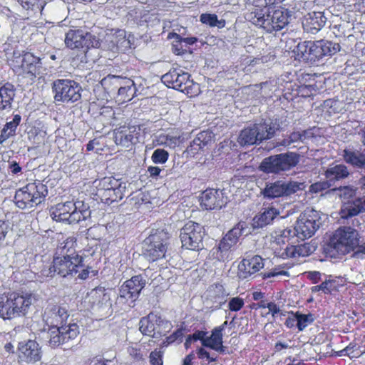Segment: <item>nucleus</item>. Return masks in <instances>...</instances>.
Returning <instances> with one entry per match:
<instances>
[{
    "instance_id": "obj_58",
    "label": "nucleus",
    "mask_w": 365,
    "mask_h": 365,
    "mask_svg": "<svg viewBox=\"0 0 365 365\" xmlns=\"http://www.w3.org/2000/svg\"><path fill=\"white\" fill-rule=\"evenodd\" d=\"M197 356L199 359H206L209 363L215 362L217 360V356H215V357L211 356L210 353L202 347L197 349Z\"/></svg>"
},
{
    "instance_id": "obj_29",
    "label": "nucleus",
    "mask_w": 365,
    "mask_h": 365,
    "mask_svg": "<svg viewBox=\"0 0 365 365\" xmlns=\"http://www.w3.org/2000/svg\"><path fill=\"white\" fill-rule=\"evenodd\" d=\"M15 94L16 90L13 84H0V111L11 108Z\"/></svg>"
},
{
    "instance_id": "obj_13",
    "label": "nucleus",
    "mask_w": 365,
    "mask_h": 365,
    "mask_svg": "<svg viewBox=\"0 0 365 365\" xmlns=\"http://www.w3.org/2000/svg\"><path fill=\"white\" fill-rule=\"evenodd\" d=\"M205 235V229L200 224L188 221L180 230V238L182 247L190 250H201L203 247Z\"/></svg>"
},
{
    "instance_id": "obj_20",
    "label": "nucleus",
    "mask_w": 365,
    "mask_h": 365,
    "mask_svg": "<svg viewBox=\"0 0 365 365\" xmlns=\"http://www.w3.org/2000/svg\"><path fill=\"white\" fill-rule=\"evenodd\" d=\"M227 203L222 190L207 188L200 196V205L206 210L220 209Z\"/></svg>"
},
{
    "instance_id": "obj_64",
    "label": "nucleus",
    "mask_w": 365,
    "mask_h": 365,
    "mask_svg": "<svg viewBox=\"0 0 365 365\" xmlns=\"http://www.w3.org/2000/svg\"><path fill=\"white\" fill-rule=\"evenodd\" d=\"M109 360L104 359L101 356H96L90 360L89 365H107Z\"/></svg>"
},
{
    "instance_id": "obj_43",
    "label": "nucleus",
    "mask_w": 365,
    "mask_h": 365,
    "mask_svg": "<svg viewBox=\"0 0 365 365\" xmlns=\"http://www.w3.org/2000/svg\"><path fill=\"white\" fill-rule=\"evenodd\" d=\"M185 331V328L181 325L171 334L165 337V339L162 342V345L163 346H168L175 342L180 344L182 341Z\"/></svg>"
},
{
    "instance_id": "obj_36",
    "label": "nucleus",
    "mask_w": 365,
    "mask_h": 365,
    "mask_svg": "<svg viewBox=\"0 0 365 365\" xmlns=\"http://www.w3.org/2000/svg\"><path fill=\"white\" fill-rule=\"evenodd\" d=\"M210 299L219 305L225 304L227 302V292L223 285L220 283H215L210 287L208 290Z\"/></svg>"
},
{
    "instance_id": "obj_31",
    "label": "nucleus",
    "mask_w": 365,
    "mask_h": 365,
    "mask_svg": "<svg viewBox=\"0 0 365 365\" xmlns=\"http://www.w3.org/2000/svg\"><path fill=\"white\" fill-rule=\"evenodd\" d=\"M125 77L120 76L108 75L101 81V84L104 91L108 94H115L123 84Z\"/></svg>"
},
{
    "instance_id": "obj_4",
    "label": "nucleus",
    "mask_w": 365,
    "mask_h": 365,
    "mask_svg": "<svg viewBox=\"0 0 365 365\" xmlns=\"http://www.w3.org/2000/svg\"><path fill=\"white\" fill-rule=\"evenodd\" d=\"M358 232L351 227H339L327 242L325 252L335 255H346L359 245Z\"/></svg>"
},
{
    "instance_id": "obj_1",
    "label": "nucleus",
    "mask_w": 365,
    "mask_h": 365,
    "mask_svg": "<svg viewBox=\"0 0 365 365\" xmlns=\"http://www.w3.org/2000/svg\"><path fill=\"white\" fill-rule=\"evenodd\" d=\"M96 252V249L91 245H86L76 253L68 255H56L52 262L54 272L61 277L73 276L77 273L78 278L86 279L89 276V267L86 266L88 259Z\"/></svg>"
},
{
    "instance_id": "obj_48",
    "label": "nucleus",
    "mask_w": 365,
    "mask_h": 365,
    "mask_svg": "<svg viewBox=\"0 0 365 365\" xmlns=\"http://www.w3.org/2000/svg\"><path fill=\"white\" fill-rule=\"evenodd\" d=\"M168 158V152L162 148L155 150L151 156L152 161L155 164H164L167 162Z\"/></svg>"
},
{
    "instance_id": "obj_38",
    "label": "nucleus",
    "mask_w": 365,
    "mask_h": 365,
    "mask_svg": "<svg viewBox=\"0 0 365 365\" xmlns=\"http://www.w3.org/2000/svg\"><path fill=\"white\" fill-rule=\"evenodd\" d=\"M257 130L255 128L254 124L247 126L240 131L238 137V143L241 145H251L258 142Z\"/></svg>"
},
{
    "instance_id": "obj_32",
    "label": "nucleus",
    "mask_w": 365,
    "mask_h": 365,
    "mask_svg": "<svg viewBox=\"0 0 365 365\" xmlns=\"http://www.w3.org/2000/svg\"><path fill=\"white\" fill-rule=\"evenodd\" d=\"M135 128L129 125H122L114 130V139L117 145L128 146L133 139Z\"/></svg>"
},
{
    "instance_id": "obj_28",
    "label": "nucleus",
    "mask_w": 365,
    "mask_h": 365,
    "mask_svg": "<svg viewBox=\"0 0 365 365\" xmlns=\"http://www.w3.org/2000/svg\"><path fill=\"white\" fill-rule=\"evenodd\" d=\"M322 41H304L299 43L297 46V53H301L302 58L310 60L322 58V53L319 44Z\"/></svg>"
},
{
    "instance_id": "obj_27",
    "label": "nucleus",
    "mask_w": 365,
    "mask_h": 365,
    "mask_svg": "<svg viewBox=\"0 0 365 365\" xmlns=\"http://www.w3.org/2000/svg\"><path fill=\"white\" fill-rule=\"evenodd\" d=\"M110 299L106 289L103 287H97L89 292L86 298L85 303L88 304V309H99Z\"/></svg>"
},
{
    "instance_id": "obj_24",
    "label": "nucleus",
    "mask_w": 365,
    "mask_h": 365,
    "mask_svg": "<svg viewBox=\"0 0 365 365\" xmlns=\"http://www.w3.org/2000/svg\"><path fill=\"white\" fill-rule=\"evenodd\" d=\"M271 21H262V24L266 27V31L272 33L273 31H280L284 29L289 23V15L287 10L283 8L277 9L276 6L272 11Z\"/></svg>"
},
{
    "instance_id": "obj_61",
    "label": "nucleus",
    "mask_w": 365,
    "mask_h": 365,
    "mask_svg": "<svg viewBox=\"0 0 365 365\" xmlns=\"http://www.w3.org/2000/svg\"><path fill=\"white\" fill-rule=\"evenodd\" d=\"M9 230L8 223L4 220H0V244L5 240Z\"/></svg>"
},
{
    "instance_id": "obj_7",
    "label": "nucleus",
    "mask_w": 365,
    "mask_h": 365,
    "mask_svg": "<svg viewBox=\"0 0 365 365\" xmlns=\"http://www.w3.org/2000/svg\"><path fill=\"white\" fill-rule=\"evenodd\" d=\"M95 195L103 203L110 204L123 199L125 186L113 177H105L96 182Z\"/></svg>"
},
{
    "instance_id": "obj_39",
    "label": "nucleus",
    "mask_w": 365,
    "mask_h": 365,
    "mask_svg": "<svg viewBox=\"0 0 365 365\" xmlns=\"http://www.w3.org/2000/svg\"><path fill=\"white\" fill-rule=\"evenodd\" d=\"M269 6L264 8H254L248 14V20L254 25L261 27L266 31V27L262 24V21H266L269 17Z\"/></svg>"
},
{
    "instance_id": "obj_63",
    "label": "nucleus",
    "mask_w": 365,
    "mask_h": 365,
    "mask_svg": "<svg viewBox=\"0 0 365 365\" xmlns=\"http://www.w3.org/2000/svg\"><path fill=\"white\" fill-rule=\"evenodd\" d=\"M319 77L316 73H304L302 75V81L303 84L315 83L317 85L316 78Z\"/></svg>"
},
{
    "instance_id": "obj_14",
    "label": "nucleus",
    "mask_w": 365,
    "mask_h": 365,
    "mask_svg": "<svg viewBox=\"0 0 365 365\" xmlns=\"http://www.w3.org/2000/svg\"><path fill=\"white\" fill-rule=\"evenodd\" d=\"M168 245L165 234H151L144 241L143 255L149 262H156L165 257Z\"/></svg>"
},
{
    "instance_id": "obj_10",
    "label": "nucleus",
    "mask_w": 365,
    "mask_h": 365,
    "mask_svg": "<svg viewBox=\"0 0 365 365\" xmlns=\"http://www.w3.org/2000/svg\"><path fill=\"white\" fill-rule=\"evenodd\" d=\"M87 210H78L76 203L73 201L58 203L50 208V215L56 222L76 224L85 220Z\"/></svg>"
},
{
    "instance_id": "obj_60",
    "label": "nucleus",
    "mask_w": 365,
    "mask_h": 365,
    "mask_svg": "<svg viewBox=\"0 0 365 365\" xmlns=\"http://www.w3.org/2000/svg\"><path fill=\"white\" fill-rule=\"evenodd\" d=\"M16 135V133L12 130L10 131V130L6 129V128L4 126L0 133V145L4 144L7 140L14 137Z\"/></svg>"
},
{
    "instance_id": "obj_2",
    "label": "nucleus",
    "mask_w": 365,
    "mask_h": 365,
    "mask_svg": "<svg viewBox=\"0 0 365 365\" xmlns=\"http://www.w3.org/2000/svg\"><path fill=\"white\" fill-rule=\"evenodd\" d=\"M31 303L30 294L10 292L0 294V317L5 320L24 316Z\"/></svg>"
},
{
    "instance_id": "obj_11",
    "label": "nucleus",
    "mask_w": 365,
    "mask_h": 365,
    "mask_svg": "<svg viewBox=\"0 0 365 365\" xmlns=\"http://www.w3.org/2000/svg\"><path fill=\"white\" fill-rule=\"evenodd\" d=\"M139 329L143 335L158 337L165 336L173 328L171 322L158 313L150 312L140 319Z\"/></svg>"
},
{
    "instance_id": "obj_9",
    "label": "nucleus",
    "mask_w": 365,
    "mask_h": 365,
    "mask_svg": "<svg viewBox=\"0 0 365 365\" xmlns=\"http://www.w3.org/2000/svg\"><path fill=\"white\" fill-rule=\"evenodd\" d=\"M54 100L63 103H75L81 98L82 88L74 80L57 79L52 83Z\"/></svg>"
},
{
    "instance_id": "obj_44",
    "label": "nucleus",
    "mask_w": 365,
    "mask_h": 365,
    "mask_svg": "<svg viewBox=\"0 0 365 365\" xmlns=\"http://www.w3.org/2000/svg\"><path fill=\"white\" fill-rule=\"evenodd\" d=\"M311 289L312 292L322 291L325 294H331L332 292L336 290V281L326 280L319 285L312 287Z\"/></svg>"
},
{
    "instance_id": "obj_18",
    "label": "nucleus",
    "mask_w": 365,
    "mask_h": 365,
    "mask_svg": "<svg viewBox=\"0 0 365 365\" xmlns=\"http://www.w3.org/2000/svg\"><path fill=\"white\" fill-rule=\"evenodd\" d=\"M65 43L71 49L85 50L98 47L100 44L95 36L81 29H70L66 34Z\"/></svg>"
},
{
    "instance_id": "obj_25",
    "label": "nucleus",
    "mask_w": 365,
    "mask_h": 365,
    "mask_svg": "<svg viewBox=\"0 0 365 365\" xmlns=\"http://www.w3.org/2000/svg\"><path fill=\"white\" fill-rule=\"evenodd\" d=\"M327 18L324 13L320 11H312L306 14L302 19V26L304 31L311 34H317L325 25Z\"/></svg>"
},
{
    "instance_id": "obj_33",
    "label": "nucleus",
    "mask_w": 365,
    "mask_h": 365,
    "mask_svg": "<svg viewBox=\"0 0 365 365\" xmlns=\"http://www.w3.org/2000/svg\"><path fill=\"white\" fill-rule=\"evenodd\" d=\"M122 86L120 87L117 92V101L121 103L130 101L135 96L136 88L134 81L128 78H126Z\"/></svg>"
},
{
    "instance_id": "obj_57",
    "label": "nucleus",
    "mask_w": 365,
    "mask_h": 365,
    "mask_svg": "<svg viewBox=\"0 0 365 365\" xmlns=\"http://www.w3.org/2000/svg\"><path fill=\"white\" fill-rule=\"evenodd\" d=\"M8 170L12 175H19L22 173V168L19 163L14 160H9L8 161Z\"/></svg>"
},
{
    "instance_id": "obj_34",
    "label": "nucleus",
    "mask_w": 365,
    "mask_h": 365,
    "mask_svg": "<svg viewBox=\"0 0 365 365\" xmlns=\"http://www.w3.org/2000/svg\"><path fill=\"white\" fill-rule=\"evenodd\" d=\"M344 160L348 164L359 168H365V150L361 152L358 150H344Z\"/></svg>"
},
{
    "instance_id": "obj_21",
    "label": "nucleus",
    "mask_w": 365,
    "mask_h": 365,
    "mask_svg": "<svg viewBox=\"0 0 365 365\" xmlns=\"http://www.w3.org/2000/svg\"><path fill=\"white\" fill-rule=\"evenodd\" d=\"M41 68V58L35 56L30 52H26L22 55L20 73L26 78H29L31 81H34L37 75L40 73Z\"/></svg>"
},
{
    "instance_id": "obj_41",
    "label": "nucleus",
    "mask_w": 365,
    "mask_h": 365,
    "mask_svg": "<svg viewBox=\"0 0 365 365\" xmlns=\"http://www.w3.org/2000/svg\"><path fill=\"white\" fill-rule=\"evenodd\" d=\"M255 128L257 130L258 141L272 138L275 133L274 128L266 123H255Z\"/></svg>"
},
{
    "instance_id": "obj_30",
    "label": "nucleus",
    "mask_w": 365,
    "mask_h": 365,
    "mask_svg": "<svg viewBox=\"0 0 365 365\" xmlns=\"http://www.w3.org/2000/svg\"><path fill=\"white\" fill-rule=\"evenodd\" d=\"M364 211H365V197H358L351 202H344L341 209L342 217H351Z\"/></svg>"
},
{
    "instance_id": "obj_47",
    "label": "nucleus",
    "mask_w": 365,
    "mask_h": 365,
    "mask_svg": "<svg viewBox=\"0 0 365 365\" xmlns=\"http://www.w3.org/2000/svg\"><path fill=\"white\" fill-rule=\"evenodd\" d=\"M77 246V238L75 236L68 237L63 242L62 251L64 252L63 255H69L76 253V247Z\"/></svg>"
},
{
    "instance_id": "obj_59",
    "label": "nucleus",
    "mask_w": 365,
    "mask_h": 365,
    "mask_svg": "<svg viewBox=\"0 0 365 365\" xmlns=\"http://www.w3.org/2000/svg\"><path fill=\"white\" fill-rule=\"evenodd\" d=\"M288 272L284 270H280L279 268H274L270 272H266L262 273V278L264 279L277 277V276H287Z\"/></svg>"
},
{
    "instance_id": "obj_42",
    "label": "nucleus",
    "mask_w": 365,
    "mask_h": 365,
    "mask_svg": "<svg viewBox=\"0 0 365 365\" xmlns=\"http://www.w3.org/2000/svg\"><path fill=\"white\" fill-rule=\"evenodd\" d=\"M319 90V87L315 83L301 84L296 89V95L301 98H309L314 96Z\"/></svg>"
},
{
    "instance_id": "obj_17",
    "label": "nucleus",
    "mask_w": 365,
    "mask_h": 365,
    "mask_svg": "<svg viewBox=\"0 0 365 365\" xmlns=\"http://www.w3.org/2000/svg\"><path fill=\"white\" fill-rule=\"evenodd\" d=\"M320 217L315 210H309L302 212L294 227L296 236L302 240L312 237L319 229Z\"/></svg>"
},
{
    "instance_id": "obj_40",
    "label": "nucleus",
    "mask_w": 365,
    "mask_h": 365,
    "mask_svg": "<svg viewBox=\"0 0 365 365\" xmlns=\"http://www.w3.org/2000/svg\"><path fill=\"white\" fill-rule=\"evenodd\" d=\"M58 327L62 334L64 344L75 339L79 334L78 326L76 324H69L68 325L63 324Z\"/></svg>"
},
{
    "instance_id": "obj_16",
    "label": "nucleus",
    "mask_w": 365,
    "mask_h": 365,
    "mask_svg": "<svg viewBox=\"0 0 365 365\" xmlns=\"http://www.w3.org/2000/svg\"><path fill=\"white\" fill-rule=\"evenodd\" d=\"M17 361L21 365L34 364L40 361L43 351L40 344L33 339L19 341L16 348Z\"/></svg>"
},
{
    "instance_id": "obj_8",
    "label": "nucleus",
    "mask_w": 365,
    "mask_h": 365,
    "mask_svg": "<svg viewBox=\"0 0 365 365\" xmlns=\"http://www.w3.org/2000/svg\"><path fill=\"white\" fill-rule=\"evenodd\" d=\"M299 163L298 154L293 152L270 155L262 160L259 165L260 171L264 173H279L296 166Z\"/></svg>"
},
{
    "instance_id": "obj_5",
    "label": "nucleus",
    "mask_w": 365,
    "mask_h": 365,
    "mask_svg": "<svg viewBox=\"0 0 365 365\" xmlns=\"http://www.w3.org/2000/svg\"><path fill=\"white\" fill-rule=\"evenodd\" d=\"M47 195V186L40 180H35L17 189L14 202L20 209L32 208L43 202Z\"/></svg>"
},
{
    "instance_id": "obj_49",
    "label": "nucleus",
    "mask_w": 365,
    "mask_h": 365,
    "mask_svg": "<svg viewBox=\"0 0 365 365\" xmlns=\"http://www.w3.org/2000/svg\"><path fill=\"white\" fill-rule=\"evenodd\" d=\"M338 190L340 199L344 202L345 201L351 202V200L355 197L356 192V189L349 186L339 187Z\"/></svg>"
},
{
    "instance_id": "obj_26",
    "label": "nucleus",
    "mask_w": 365,
    "mask_h": 365,
    "mask_svg": "<svg viewBox=\"0 0 365 365\" xmlns=\"http://www.w3.org/2000/svg\"><path fill=\"white\" fill-rule=\"evenodd\" d=\"M264 259L259 255H255L251 258L243 259L240 263L238 269L241 277L247 278L258 272L264 267Z\"/></svg>"
},
{
    "instance_id": "obj_53",
    "label": "nucleus",
    "mask_w": 365,
    "mask_h": 365,
    "mask_svg": "<svg viewBox=\"0 0 365 365\" xmlns=\"http://www.w3.org/2000/svg\"><path fill=\"white\" fill-rule=\"evenodd\" d=\"M331 183L327 180L317 182L312 184L309 187V192L312 194H318L328 190L331 187Z\"/></svg>"
},
{
    "instance_id": "obj_6",
    "label": "nucleus",
    "mask_w": 365,
    "mask_h": 365,
    "mask_svg": "<svg viewBox=\"0 0 365 365\" xmlns=\"http://www.w3.org/2000/svg\"><path fill=\"white\" fill-rule=\"evenodd\" d=\"M190 74L180 68H173L161 77L162 82L168 88L178 90L190 97L200 93L198 83L190 79Z\"/></svg>"
},
{
    "instance_id": "obj_45",
    "label": "nucleus",
    "mask_w": 365,
    "mask_h": 365,
    "mask_svg": "<svg viewBox=\"0 0 365 365\" xmlns=\"http://www.w3.org/2000/svg\"><path fill=\"white\" fill-rule=\"evenodd\" d=\"M322 43L319 44L322 56H332L336 53L339 49V45L338 43H333L329 41H321Z\"/></svg>"
},
{
    "instance_id": "obj_23",
    "label": "nucleus",
    "mask_w": 365,
    "mask_h": 365,
    "mask_svg": "<svg viewBox=\"0 0 365 365\" xmlns=\"http://www.w3.org/2000/svg\"><path fill=\"white\" fill-rule=\"evenodd\" d=\"M295 185L292 182L287 183L277 180L274 182L267 183L262 193L264 197L275 198L289 195L295 192Z\"/></svg>"
},
{
    "instance_id": "obj_15",
    "label": "nucleus",
    "mask_w": 365,
    "mask_h": 365,
    "mask_svg": "<svg viewBox=\"0 0 365 365\" xmlns=\"http://www.w3.org/2000/svg\"><path fill=\"white\" fill-rule=\"evenodd\" d=\"M227 325V321L212 330L211 336H206L207 331L202 330L195 331L190 334L194 341L200 340L203 346L210 348L221 354L225 353V346H223V331Z\"/></svg>"
},
{
    "instance_id": "obj_12",
    "label": "nucleus",
    "mask_w": 365,
    "mask_h": 365,
    "mask_svg": "<svg viewBox=\"0 0 365 365\" xmlns=\"http://www.w3.org/2000/svg\"><path fill=\"white\" fill-rule=\"evenodd\" d=\"M246 227L245 222H240L222 238L217 247L213 249L212 255L220 262L227 260L230 256L232 249L236 246L240 237L242 235Z\"/></svg>"
},
{
    "instance_id": "obj_56",
    "label": "nucleus",
    "mask_w": 365,
    "mask_h": 365,
    "mask_svg": "<svg viewBox=\"0 0 365 365\" xmlns=\"http://www.w3.org/2000/svg\"><path fill=\"white\" fill-rule=\"evenodd\" d=\"M21 121V116L19 114H15L13 115L11 120L8 121L4 125L6 129H9L16 133L18 126L20 125Z\"/></svg>"
},
{
    "instance_id": "obj_19",
    "label": "nucleus",
    "mask_w": 365,
    "mask_h": 365,
    "mask_svg": "<svg viewBox=\"0 0 365 365\" xmlns=\"http://www.w3.org/2000/svg\"><path fill=\"white\" fill-rule=\"evenodd\" d=\"M145 279L141 274L135 275L126 280L119 289V297L135 302L145 287Z\"/></svg>"
},
{
    "instance_id": "obj_55",
    "label": "nucleus",
    "mask_w": 365,
    "mask_h": 365,
    "mask_svg": "<svg viewBox=\"0 0 365 365\" xmlns=\"http://www.w3.org/2000/svg\"><path fill=\"white\" fill-rule=\"evenodd\" d=\"M245 305V302L242 298L235 297L230 299L228 303V309L231 312H238Z\"/></svg>"
},
{
    "instance_id": "obj_50",
    "label": "nucleus",
    "mask_w": 365,
    "mask_h": 365,
    "mask_svg": "<svg viewBox=\"0 0 365 365\" xmlns=\"http://www.w3.org/2000/svg\"><path fill=\"white\" fill-rule=\"evenodd\" d=\"M212 138V132L210 130H203L199 133L194 139L195 140V142L199 143L202 148H204L211 143Z\"/></svg>"
},
{
    "instance_id": "obj_51",
    "label": "nucleus",
    "mask_w": 365,
    "mask_h": 365,
    "mask_svg": "<svg viewBox=\"0 0 365 365\" xmlns=\"http://www.w3.org/2000/svg\"><path fill=\"white\" fill-rule=\"evenodd\" d=\"M56 328V329L55 331H51V336L48 341L50 346L52 348H56L64 344L63 336L60 331L59 327H57Z\"/></svg>"
},
{
    "instance_id": "obj_52",
    "label": "nucleus",
    "mask_w": 365,
    "mask_h": 365,
    "mask_svg": "<svg viewBox=\"0 0 365 365\" xmlns=\"http://www.w3.org/2000/svg\"><path fill=\"white\" fill-rule=\"evenodd\" d=\"M163 354L164 351L155 349L150 352L149 356V361L151 365H163Z\"/></svg>"
},
{
    "instance_id": "obj_22",
    "label": "nucleus",
    "mask_w": 365,
    "mask_h": 365,
    "mask_svg": "<svg viewBox=\"0 0 365 365\" xmlns=\"http://www.w3.org/2000/svg\"><path fill=\"white\" fill-rule=\"evenodd\" d=\"M68 317L66 309L58 304H51L46 307L43 319L48 326L57 327L66 324Z\"/></svg>"
},
{
    "instance_id": "obj_46",
    "label": "nucleus",
    "mask_w": 365,
    "mask_h": 365,
    "mask_svg": "<svg viewBox=\"0 0 365 365\" xmlns=\"http://www.w3.org/2000/svg\"><path fill=\"white\" fill-rule=\"evenodd\" d=\"M200 21L211 27L218 26V27H223L225 24H221V21H218L217 16L215 14H202L200 16Z\"/></svg>"
},
{
    "instance_id": "obj_62",
    "label": "nucleus",
    "mask_w": 365,
    "mask_h": 365,
    "mask_svg": "<svg viewBox=\"0 0 365 365\" xmlns=\"http://www.w3.org/2000/svg\"><path fill=\"white\" fill-rule=\"evenodd\" d=\"M202 149V147L199 143L195 142V139H193L192 141L190 142V145L187 147V151L188 153L195 155Z\"/></svg>"
},
{
    "instance_id": "obj_35",
    "label": "nucleus",
    "mask_w": 365,
    "mask_h": 365,
    "mask_svg": "<svg viewBox=\"0 0 365 365\" xmlns=\"http://www.w3.org/2000/svg\"><path fill=\"white\" fill-rule=\"evenodd\" d=\"M279 215V211L273 205L264 207L262 212L255 217L258 227H262L270 224L273 220Z\"/></svg>"
},
{
    "instance_id": "obj_3",
    "label": "nucleus",
    "mask_w": 365,
    "mask_h": 365,
    "mask_svg": "<svg viewBox=\"0 0 365 365\" xmlns=\"http://www.w3.org/2000/svg\"><path fill=\"white\" fill-rule=\"evenodd\" d=\"M296 235L295 230L290 228L284 229L276 232L272 242V249L276 257L283 259L296 258L300 256H309L312 251L308 244L299 245H286L290 239Z\"/></svg>"
},
{
    "instance_id": "obj_37",
    "label": "nucleus",
    "mask_w": 365,
    "mask_h": 365,
    "mask_svg": "<svg viewBox=\"0 0 365 365\" xmlns=\"http://www.w3.org/2000/svg\"><path fill=\"white\" fill-rule=\"evenodd\" d=\"M349 173L344 165L331 166L324 173V176L329 182L337 181L346 178Z\"/></svg>"
},
{
    "instance_id": "obj_54",
    "label": "nucleus",
    "mask_w": 365,
    "mask_h": 365,
    "mask_svg": "<svg viewBox=\"0 0 365 365\" xmlns=\"http://www.w3.org/2000/svg\"><path fill=\"white\" fill-rule=\"evenodd\" d=\"M310 315L300 314L297 312L295 314L296 319H297V327L299 331L304 330L312 320L309 319V317Z\"/></svg>"
}]
</instances>
